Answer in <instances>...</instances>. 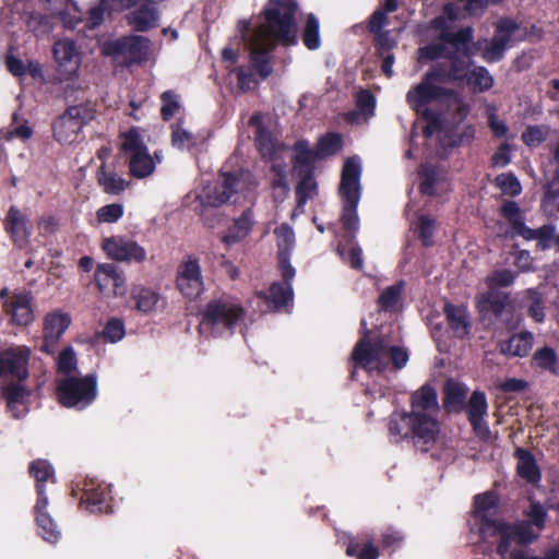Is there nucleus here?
Wrapping results in <instances>:
<instances>
[{
	"label": "nucleus",
	"instance_id": "obj_49",
	"mask_svg": "<svg viewBox=\"0 0 559 559\" xmlns=\"http://www.w3.org/2000/svg\"><path fill=\"white\" fill-rule=\"evenodd\" d=\"M550 133V128L546 124L530 126L522 133V141L528 146H537L545 142Z\"/></svg>",
	"mask_w": 559,
	"mask_h": 559
},
{
	"label": "nucleus",
	"instance_id": "obj_1",
	"mask_svg": "<svg viewBox=\"0 0 559 559\" xmlns=\"http://www.w3.org/2000/svg\"><path fill=\"white\" fill-rule=\"evenodd\" d=\"M295 0H269L260 16L264 21L251 32L249 21H240L238 26L246 46L250 51L253 69L262 79L273 71L269 55L276 44L290 46L297 43Z\"/></svg>",
	"mask_w": 559,
	"mask_h": 559
},
{
	"label": "nucleus",
	"instance_id": "obj_54",
	"mask_svg": "<svg viewBox=\"0 0 559 559\" xmlns=\"http://www.w3.org/2000/svg\"><path fill=\"white\" fill-rule=\"evenodd\" d=\"M160 115L164 120L171 119L180 108L178 96L173 91H166L160 96Z\"/></svg>",
	"mask_w": 559,
	"mask_h": 559
},
{
	"label": "nucleus",
	"instance_id": "obj_29",
	"mask_svg": "<svg viewBox=\"0 0 559 559\" xmlns=\"http://www.w3.org/2000/svg\"><path fill=\"white\" fill-rule=\"evenodd\" d=\"M508 296L489 288V290L477 297V308L480 313H492L498 317L502 313Z\"/></svg>",
	"mask_w": 559,
	"mask_h": 559
},
{
	"label": "nucleus",
	"instance_id": "obj_51",
	"mask_svg": "<svg viewBox=\"0 0 559 559\" xmlns=\"http://www.w3.org/2000/svg\"><path fill=\"white\" fill-rule=\"evenodd\" d=\"M527 296V311L536 322H543L545 318L543 308V294L535 288H530L526 292Z\"/></svg>",
	"mask_w": 559,
	"mask_h": 559
},
{
	"label": "nucleus",
	"instance_id": "obj_3",
	"mask_svg": "<svg viewBox=\"0 0 559 559\" xmlns=\"http://www.w3.org/2000/svg\"><path fill=\"white\" fill-rule=\"evenodd\" d=\"M439 405L436 390L425 384L411 395V412L405 414V421L414 430V445L427 452L436 441L439 432L437 415Z\"/></svg>",
	"mask_w": 559,
	"mask_h": 559
},
{
	"label": "nucleus",
	"instance_id": "obj_60",
	"mask_svg": "<svg viewBox=\"0 0 559 559\" xmlns=\"http://www.w3.org/2000/svg\"><path fill=\"white\" fill-rule=\"evenodd\" d=\"M436 229V221L427 215L419 217L418 234L423 243L429 247L433 243L432 236Z\"/></svg>",
	"mask_w": 559,
	"mask_h": 559
},
{
	"label": "nucleus",
	"instance_id": "obj_43",
	"mask_svg": "<svg viewBox=\"0 0 559 559\" xmlns=\"http://www.w3.org/2000/svg\"><path fill=\"white\" fill-rule=\"evenodd\" d=\"M533 360L537 367L548 370L555 374L558 373L559 360L556 352L552 348L545 346L537 349L533 356Z\"/></svg>",
	"mask_w": 559,
	"mask_h": 559
},
{
	"label": "nucleus",
	"instance_id": "obj_50",
	"mask_svg": "<svg viewBox=\"0 0 559 559\" xmlns=\"http://www.w3.org/2000/svg\"><path fill=\"white\" fill-rule=\"evenodd\" d=\"M403 287V282L386 287L378 298L379 306L384 310L393 309L400 301Z\"/></svg>",
	"mask_w": 559,
	"mask_h": 559
},
{
	"label": "nucleus",
	"instance_id": "obj_19",
	"mask_svg": "<svg viewBox=\"0 0 559 559\" xmlns=\"http://www.w3.org/2000/svg\"><path fill=\"white\" fill-rule=\"evenodd\" d=\"M13 323L28 325L34 320L33 296L29 292L14 293L3 305Z\"/></svg>",
	"mask_w": 559,
	"mask_h": 559
},
{
	"label": "nucleus",
	"instance_id": "obj_8",
	"mask_svg": "<svg viewBox=\"0 0 559 559\" xmlns=\"http://www.w3.org/2000/svg\"><path fill=\"white\" fill-rule=\"evenodd\" d=\"M94 118L95 110L90 103L82 102L68 106L52 124L56 141L61 144H72L78 140L83 127Z\"/></svg>",
	"mask_w": 559,
	"mask_h": 559
},
{
	"label": "nucleus",
	"instance_id": "obj_63",
	"mask_svg": "<svg viewBox=\"0 0 559 559\" xmlns=\"http://www.w3.org/2000/svg\"><path fill=\"white\" fill-rule=\"evenodd\" d=\"M105 340L115 343L124 336V325L119 319H111L107 322L103 330Z\"/></svg>",
	"mask_w": 559,
	"mask_h": 559
},
{
	"label": "nucleus",
	"instance_id": "obj_35",
	"mask_svg": "<svg viewBox=\"0 0 559 559\" xmlns=\"http://www.w3.org/2000/svg\"><path fill=\"white\" fill-rule=\"evenodd\" d=\"M271 170L274 174V178L272 179L271 182L273 190V199L275 202H282L289 192V187L286 181L285 164L273 163L271 165Z\"/></svg>",
	"mask_w": 559,
	"mask_h": 559
},
{
	"label": "nucleus",
	"instance_id": "obj_23",
	"mask_svg": "<svg viewBox=\"0 0 559 559\" xmlns=\"http://www.w3.org/2000/svg\"><path fill=\"white\" fill-rule=\"evenodd\" d=\"M48 499L44 495L41 487H38V499L35 506L36 523L39 535L49 543H56L60 536L55 521L47 513Z\"/></svg>",
	"mask_w": 559,
	"mask_h": 559
},
{
	"label": "nucleus",
	"instance_id": "obj_41",
	"mask_svg": "<svg viewBox=\"0 0 559 559\" xmlns=\"http://www.w3.org/2000/svg\"><path fill=\"white\" fill-rule=\"evenodd\" d=\"M3 395L10 411L14 412L19 406L24 405L28 392L23 384L11 382L4 388Z\"/></svg>",
	"mask_w": 559,
	"mask_h": 559
},
{
	"label": "nucleus",
	"instance_id": "obj_56",
	"mask_svg": "<svg viewBox=\"0 0 559 559\" xmlns=\"http://www.w3.org/2000/svg\"><path fill=\"white\" fill-rule=\"evenodd\" d=\"M171 128V143L175 147L182 150L195 144L194 135L183 129L179 123L174 124Z\"/></svg>",
	"mask_w": 559,
	"mask_h": 559
},
{
	"label": "nucleus",
	"instance_id": "obj_30",
	"mask_svg": "<svg viewBox=\"0 0 559 559\" xmlns=\"http://www.w3.org/2000/svg\"><path fill=\"white\" fill-rule=\"evenodd\" d=\"M556 228L554 225H543L539 228L532 229L526 225L518 234L525 240H536L537 247L540 250L549 249L555 241Z\"/></svg>",
	"mask_w": 559,
	"mask_h": 559
},
{
	"label": "nucleus",
	"instance_id": "obj_52",
	"mask_svg": "<svg viewBox=\"0 0 559 559\" xmlns=\"http://www.w3.org/2000/svg\"><path fill=\"white\" fill-rule=\"evenodd\" d=\"M299 175L302 176V178L296 188V197L298 205H302L314 194L317 183L311 173H301Z\"/></svg>",
	"mask_w": 559,
	"mask_h": 559
},
{
	"label": "nucleus",
	"instance_id": "obj_38",
	"mask_svg": "<svg viewBox=\"0 0 559 559\" xmlns=\"http://www.w3.org/2000/svg\"><path fill=\"white\" fill-rule=\"evenodd\" d=\"M26 28L37 38L48 36L53 29V23L47 15L31 13L26 20Z\"/></svg>",
	"mask_w": 559,
	"mask_h": 559
},
{
	"label": "nucleus",
	"instance_id": "obj_13",
	"mask_svg": "<svg viewBox=\"0 0 559 559\" xmlns=\"http://www.w3.org/2000/svg\"><path fill=\"white\" fill-rule=\"evenodd\" d=\"M102 247L108 258L115 261L141 263L146 259V251L143 247L120 236L104 239Z\"/></svg>",
	"mask_w": 559,
	"mask_h": 559
},
{
	"label": "nucleus",
	"instance_id": "obj_31",
	"mask_svg": "<svg viewBox=\"0 0 559 559\" xmlns=\"http://www.w3.org/2000/svg\"><path fill=\"white\" fill-rule=\"evenodd\" d=\"M253 225V214L250 209L243 211L240 217L234 221L231 227H229L228 233L223 236L222 240L229 245L239 241L245 238Z\"/></svg>",
	"mask_w": 559,
	"mask_h": 559
},
{
	"label": "nucleus",
	"instance_id": "obj_15",
	"mask_svg": "<svg viewBox=\"0 0 559 559\" xmlns=\"http://www.w3.org/2000/svg\"><path fill=\"white\" fill-rule=\"evenodd\" d=\"M31 349L26 346H12L0 353V376L24 380L28 376L27 365Z\"/></svg>",
	"mask_w": 559,
	"mask_h": 559
},
{
	"label": "nucleus",
	"instance_id": "obj_14",
	"mask_svg": "<svg viewBox=\"0 0 559 559\" xmlns=\"http://www.w3.org/2000/svg\"><path fill=\"white\" fill-rule=\"evenodd\" d=\"M249 123L255 127V146L261 156L264 159L272 160V164L277 163V159H282L283 153L287 151V147L280 143L271 132L265 129L262 123V116L260 114H254L249 119Z\"/></svg>",
	"mask_w": 559,
	"mask_h": 559
},
{
	"label": "nucleus",
	"instance_id": "obj_57",
	"mask_svg": "<svg viewBox=\"0 0 559 559\" xmlns=\"http://www.w3.org/2000/svg\"><path fill=\"white\" fill-rule=\"evenodd\" d=\"M159 300V295L151 289H141L136 296V309L142 312L152 311Z\"/></svg>",
	"mask_w": 559,
	"mask_h": 559
},
{
	"label": "nucleus",
	"instance_id": "obj_32",
	"mask_svg": "<svg viewBox=\"0 0 559 559\" xmlns=\"http://www.w3.org/2000/svg\"><path fill=\"white\" fill-rule=\"evenodd\" d=\"M128 165L130 175L138 179L146 178L155 170V162L148 151L129 156Z\"/></svg>",
	"mask_w": 559,
	"mask_h": 559
},
{
	"label": "nucleus",
	"instance_id": "obj_37",
	"mask_svg": "<svg viewBox=\"0 0 559 559\" xmlns=\"http://www.w3.org/2000/svg\"><path fill=\"white\" fill-rule=\"evenodd\" d=\"M466 81L474 93L488 91L493 85V78L485 67L472 69Z\"/></svg>",
	"mask_w": 559,
	"mask_h": 559
},
{
	"label": "nucleus",
	"instance_id": "obj_25",
	"mask_svg": "<svg viewBox=\"0 0 559 559\" xmlns=\"http://www.w3.org/2000/svg\"><path fill=\"white\" fill-rule=\"evenodd\" d=\"M533 345V335L531 332L523 331L513 334L507 341L499 344L500 353L509 357H525Z\"/></svg>",
	"mask_w": 559,
	"mask_h": 559
},
{
	"label": "nucleus",
	"instance_id": "obj_21",
	"mask_svg": "<svg viewBox=\"0 0 559 559\" xmlns=\"http://www.w3.org/2000/svg\"><path fill=\"white\" fill-rule=\"evenodd\" d=\"M487 407L485 394L479 391L473 392L466 405V412L475 432L481 438H488L490 435L489 428L484 420L487 414Z\"/></svg>",
	"mask_w": 559,
	"mask_h": 559
},
{
	"label": "nucleus",
	"instance_id": "obj_11",
	"mask_svg": "<svg viewBox=\"0 0 559 559\" xmlns=\"http://www.w3.org/2000/svg\"><path fill=\"white\" fill-rule=\"evenodd\" d=\"M352 359L356 366L367 371L382 372L388 367L385 342L365 335L355 345Z\"/></svg>",
	"mask_w": 559,
	"mask_h": 559
},
{
	"label": "nucleus",
	"instance_id": "obj_64",
	"mask_svg": "<svg viewBox=\"0 0 559 559\" xmlns=\"http://www.w3.org/2000/svg\"><path fill=\"white\" fill-rule=\"evenodd\" d=\"M385 349H386V360H388V362L392 361L394 368L401 369L406 365V362L408 360V355L404 348L399 347V346H389L385 343Z\"/></svg>",
	"mask_w": 559,
	"mask_h": 559
},
{
	"label": "nucleus",
	"instance_id": "obj_26",
	"mask_svg": "<svg viewBox=\"0 0 559 559\" xmlns=\"http://www.w3.org/2000/svg\"><path fill=\"white\" fill-rule=\"evenodd\" d=\"M319 158L316 150L312 151L305 140H299L294 145L293 167L298 174L312 173L314 160Z\"/></svg>",
	"mask_w": 559,
	"mask_h": 559
},
{
	"label": "nucleus",
	"instance_id": "obj_40",
	"mask_svg": "<svg viewBox=\"0 0 559 559\" xmlns=\"http://www.w3.org/2000/svg\"><path fill=\"white\" fill-rule=\"evenodd\" d=\"M466 397V388L454 381H448L444 386V406L455 409L463 405Z\"/></svg>",
	"mask_w": 559,
	"mask_h": 559
},
{
	"label": "nucleus",
	"instance_id": "obj_2",
	"mask_svg": "<svg viewBox=\"0 0 559 559\" xmlns=\"http://www.w3.org/2000/svg\"><path fill=\"white\" fill-rule=\"evenodd\" d=\"M498 500L493 492H485L474 498L473 516L479 523V533L483 538L499 536L497 554L501 559L509 558L510 546L532 544L537 535L533 534L530 523L509 524L496 519Z\"/></svg>",
	"mask_w": 559,
	"mask_h": 559
},
{
	"label": "nucleus",
	"instance_id": "obj_27",
	"mask_svg": "<svg viewBox=\"0 0 559 559\" xmlns=\"http://www.w3.org/2000/svg\"><path fill=\"white\" fill-rule=\"evenodd\" d=\"M443 311L450 328L456 336L464 337L469 333L471 324L464 307L447 304Z\"/></svg>",
	"mask_w": 559,
	"mask_h": 559
},
{
	"label": "nucleus",
	"instance_id": "obj_39",
	"mask_svg": "<svg viewBox=\"0 0 559 559\" xmlns=\"http://www.w3.org/2000/svg\"><path fill=\"white\" fill-rule=\"evenodd\" d=\"M117 272V265L112 263L99 264L95 272V282L98 289L106 295L111 294L112 281Z\"/></svg>",
	"mask_w": 559,
	"mask_h": 559
},
{
	"label": "nucleus",
	"instance_id": "obj_62",
	"mask_svg": "<svg viewBox=\"0 0 559 559\" xmlns=\"http://www.w3.org/2000/svg\"><path fill=\"white\" fill-rule=\"evenodd\" d=\"M405 412L400 414L397 418L392 417L389 425V430L391 435L399 436L401 438H405L412 436L414 438V430L411 425L405 421Z\"/></svg>",
	"mask_w": 559,
	"mask_h": 559
},
{
	"label": "nucleus",
	"instance_id": "obj_34",
	"mask_svg": "<svg viewBox=\"0 0 559 559\" xmlns=\"http://www.w3.org/2000/svg\"><path fill=\"white\" fill-rule=\"evenodd\" d=\"M97 181L106 193L111 194L120 193L128 185L121 176H118L114 170L107 169L105 163L102 164L97 171Z\"/></svg>",
	"mask_w": 559,
	"mask_h": 559
},
{
	"label": "nucleus",
	"instance_id": "obj_5",
	"mask_svg": "<svg viewBox=\"0 0 559 559\" xmlns=\"http://www.w3.org/2000/svg\"><path fill=\"white\" fill-rule=\"evenodd\" d=\"M245 314L246 311L241 304L231 297L213 299L202 311L200 329L210 331L214 336L222 335L225 331L233 333Z\"/></svg>",
	"mask_w": 559,
	"mask_h": 559
},
{
	"label": "nucleus",
	"instance_id": "obj_6",
	"mask_svg": "<svg viewBox=\"0 0 559 559\" xmlns=\"http://www.w3.org/2000/svg\"><path fill=\"white\" fill-rule=\"evenodd\" d=\"M360 164L357 158H348L343 167L341 183L338 188L343 200L342 225L348 230L355 233L358 229V216L356 207L360 199Z\"/></svg>",
	"mask_w": 559,
	"mask_h": 559
},
{
	"label": "nucleus",
	"instance_id": "obj_44",
	"mask_svg": "<svg viewBox=\"0 0 559 559\" xmlns=\"http://www.w3.org/2000/svg\"><path fill=\"white\" fill-rule=\"evenodd\" d=\"M509 44L508 36L495 35L490 43L483 50V58L487 62H496L503 58L504 50Z\"/></svg>",
	"mask_w": 559,
	"mask_h": 559
},
{
	"label": "nucleus",
	"instance_id": "obj_9",
	"mask_svg": "<svg viewBox=\"0 0 559 559\" xmlns=\"http://www.w3.org/2000/svg\"><path fill=\"white\" fill-rule=\"evenodd\" d=\"M97 395L96 377H68L58 383L57 396L64 407L82 409L90 405Z\"/></svg>",
	"mask_w": 559,
	"mask_h": 559
},
{
	"label": "nucleus",
	"instance_id": "obj_55",
	"mask_svg": "<svg viewBox=\"0 0 559 559\" xmlns=\"http://www.w3.org/2000/svg\"><path fill=\"white\" fill-rule=\"evenodd\" d=\"M356 106L365 116V119L372 117L376 107V98L373 94L368 90H361L358 92L356 95Z\"/></svg>",
	"mask_w": 559,
	"mask_h": 559
},
{
	"label": "nucleus",
	"instance_id": "obj_46",
	"mask_svg": "<svg viewBox=\"0 0 559 559\" xmlns=\"http://www.w3.org/2000/svg\"><path fill=\"white\" fill-rule=\"evenodd\" d=\"M500 212L507 218L516 235L525 226L521 210L514 201H504Z\"/></svg>",
	"mask_w": 559,
	"mask_h": 559
},
{
	"label": "nucleus",
	"instance_id": "obj_17",
	"mask_svg": "<svg viewBox=\"0 0 559 559\" xmlns=\"http://www.w3.org/2000/svg\"><path fill=\"white\" fill-rule=\"evenodd\" d=\"M52 52L60 73L67 79L72 78L80 67V51L76 44L69 38L59 39L53 44Z\"/></svg>",
	"mask_w": 559,
	"mask_h": 559
},
{
	"label": "nucleus",
	"instance_id": "obj_7",
	"mask_svg": "<svg viewBox=\"0 0 559 559\" xmlns=\"http://www.w3.org/2000/svg\"><path fill=\"white\" fill-rule=\"evenodd\" d=\"M103 52L124 67L146 62L152 55V43L148 38L139 35H129L108 41Z\"/></svg>",
	"mask_w": 559,
	"mask_h": 559
},
{
	"label": "nucleus",
	"instance_id": "obj_12",
	"mask_svg": "<svg viewBox=\"0 0 559 559\" xmlns=\"http://www.w3.org/2000/svg\"><path fill=\"white\" fill-rule=\"evenodd\" d=\"M176 284L179 292L189 299H195L202 294L204 283L197 259L189 257L178 265Z\"/></svg>",
	"mask_w": 559,
	"mask_h": 559
},
{
	"label": "nucleus",
	"instance_id": "obj_20",
	"mask_svg": "<svg viewBox=\"0 0 559 559\" xmlns=\"http://www.w3.org/2000/svg\"><path fill=\"white\" fill-rule=\"evenodd\" d=\"M71 318L68 313L53 311L46 314L44 319V344L41 350L51 354L55 345L69 328Z\"/></svg>",
	"mask_w": 559,
	"mask_h": 559
},
{
	"label": "nucleus",
	"instance_id": "obj_22",
	"mask_svg": "<svg viewBox=\"0 0 559 559\" xmlns=\"http://www.w3.org/2000/svg\"><path fill=\"white\" fill-rule=\"evenodd\" d=\"M469 62L454 57L441 62H438L431 71L435 73L437 79L440 80V83L445 82H454V81H462L467 80V76L471 72L468 70Z\"/></svg>",
	"mask_w": 559,
	"mask_h": 559
},
{
	"label": "nucleus",
	"instance_id": "obj_18",
	"mask_svg": "<svg viewBox=\"0 0 559 559\" xmlns=\"http://www.w3.org/2000/svg\"><path fill=\"white\" fill-rule=\"evenodd\" d=\"M274 234L278 248L277 257L282 276L286 280H293L295 269L289 263V254L295 245L294 230L287 223H283L275 228Z\"/></svg>",
	"mask_w": 559,
	"mask_h": 559
},
{
	"label": "nucleus",
	"instance_id": "obj_53",
	"mask_svg": "<svg viewBox=\"0 0 559 559\" xmlns=\"http://www.w3.org/2000/svg\"><path fill=\"white\" fill-rule=\"evenodd\" d=\"M495 181L504 194L515 197L521 193V183L512 173L501 174Z\"/></svg>",
	"mask_w": 559,
	"mask_h": 559
},
{
	"label": "nucleus",
	"instance_id": "obj_47",
	"mask_svg": "<svg viewBox=\"0 0 559 559\" xmlns=\"http://www.w3.org/2000/svg\"><path fill=\"white\" fill-rule=\"evenodd\" d=\"M120 150L131 156L132 154H139L147 151L146 145L141 140L136 130L132 129L123 133Z\"/></svg>",
	"mask_w": 559,
	"mask_h": 559
},
{
	"label": "nucleus",
	"instance_id": "obj_16",
	"mask_svg": "<svg viewBox=\"0 0 559 559\" xmlns=\"http://www.w3.org/2000/svg\"><path fill=\"white\" fill-rule=\"evenodd\" d=\"M139 7L126 15L128 24L136 32H147L157 27L159 14L155 4L150 0H127V7Z\"/></svg>",
	"mask_w": 559,
	"mask_h": 559
},
{
	"label": "nucleus",
	"instance_id": "obj_28",
	"mask_svg": "<svg viewBox=\"0 0 559 559\" xmlns=\"http://www.w3.org/2000/svg\"><path fill=\"white\" fill-rule=\"evenodd\" d=\"M514 455L518 460L516 469L519 475L532 484L539 481L540 472L534 456L522 448H518Z\"/></svg>",
	"mask_w": 559,
	"mask_h": 559
},
{
	"label": "nucleus",
	"instance_id": "obj_36",
	"mask_svg": "<svg viewBox=\"0 0 559 559\" xmlns=\"http://www.w3.org/2000/svg\"><path fill=\"white\" fill-rule=\"evenodd\" d=\"M542 206L549 217H559V180L556 177L546 185Z\"/></svg>",
	"mask_w": 559,
	"mask_h": 559
},
{
	"label": "nucleus",
	"instance_id": "obj_33",
	"mask_svg": "<svg viewBox=\"0 0 559 559\" xmlns=\"http://www.w3.org/2000/svg\"><path fill=\"white\" fill-rule=\"evenodd\" d=\"M283 283H273L270 287L269 295L260 294L261 297H264L269 301H271L276 309L281 307L287 306L293 300V289H292V281L283 277Z\"/></svg>",
	"mask_w": 559,
	"mask_h": 559
},
{
	"label": "nucleus",
	"instance_id": "obj_58",
	"mask_svg": "<svg viewBox=\"0 0 559 559\" xmlns=\"http://www.w3.org/2000/svg\"><path fill=\"white\" fill-rule=\"evenodd\" d=\"M123 214V206L118 203L102 206L97 211L98 223H116Z\"/></svg>",
	"mask_w": 559,
	"mask_h": 559
},
{
	"label": "nucleus",
	"instance_id": "obj_48",
	"mask_svg": "<svg viewBox=\"0 0 559 559\" xmlns=\"http://www.w3.org/2000/svg\"><path fill=\"white\" fill-rule=\"evenodd\" d=\"M421 179L419 190L423 194L432 195L438 178V169L432 165H421L418 169Z\"/></svg>",
	"mask_w": 559,
	"mask_h": 559
},
{
	"label": "nucleus",
	"instance_id": "obj_24",
	"mask_svg": "<svg viewBox=\"0 0 559 559\" xmlns=\"http://www.w3.org/2000/svg\"><path fill=\"white\" fill-rule=\"evenodd\" d=\"M29 223L16 207L11 206L7 216V231L10 233L13 241L23 247L29 236Z\"/></svg>",
	"mask_w": 559,
	"mask_h": 559
},
{
	"label": "nucleus",
	"instance_id": "obj_45",
	"mask_svg": "<svg viewBox=\"0 0 559 559\" xmlns=\"http://www.w3.org/2000/svg\"><path fill=\"white\" fill-rule=\"evenodd\" d=\"M342 147V136L337 133H329L322 136L316 147L319 158L334 155Z\"/></svg>",
	"mask_w": 559,
	"mask_h": 559
},
{
	"label": "nucleus",
	"instance_id": "obj_10",
	"mask_svg": "<svg viewBox=\"0 0 559 559\" xmlns=\"http://www.w3.org/2000/svg\"><path fill=\"white\" fill-rule=\"evenodd\" d=\"M440 80L432 71L425 74L420 83L412 87L406 94V102L412 109L425 118L432 117L428 106L441 98L453 95V91L437 85Z\"/></svg>",
	"mask_w": 559,
	"mask_h": 559
},
{
	"label": "nucleus",
	"instance_id": "obj_59",
	"mask_svg": "<svg viewBox=\"0 0 559 559\" xmlns=\"http://www.w3.org/2000/svg\"><path fill=\"white\" fill-rule=\"evenodd\" d=\"M515 280V273L510 270H497L487 278L489 288L495 289L497 287H507L513 284Z\"/></svg>",
	"mask_w": 559,
	"mask_h": 559
},
{
	"label": "nucleus",
	"instance_id": "obj_4",
	"mask_svg": "<svg viewBox=\"0 0 559 559\" xmlns=\"http://www.w3.org/2000/svg\"><path fill=\"white\" fill-rule=\"evenodd\" d=\"M257 183L250 171L228 173L222 171L217 182L202 189L198 199L200 201V216L205 219L207 212L226 202H239L248 199Z\"/></svg>",
	"mask_w": 559,
	"mask_h": 559
},
{
	"label": "nucleus",
	"instance_id": "obj_42",
	"mask_svg": "<svg viewBox=\"0 0 559 559\" xmlns=\"http://www.w3.org/2000/svg\"><path fill=\"white\" fill-rule=\"evenodd\" d=\"M302 41L310 50H314L320 47L319 21L312 13L307 16L302 32Z\"/></svg>",
	"mask_w": 559,
	"mask_h": 559
},
{
	"label": "nucleus",
	"instance_id": "obj_61",
	"mask_svg": "<svg viewBox=\"0 0 559 559\" xmlns=\"http://www.w3.org/2000/svg\"><path fill=\"white\" fill-rule=\"evenodd\" d=\"M29 473L37 480V488L43 487V483L47 481L52 475V469L47 461L37 460L29 465ZM44 491V488H41Z\"/></svg>",
	"mask_w": 559,
	"mask_h": 559
}]
</instances>
